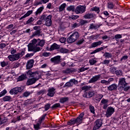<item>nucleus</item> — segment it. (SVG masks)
<instances>
[{"label":"nucleus","mask_w":130,"mask_h":130,"mask_svg":"<svg viewBox=\"0 0 130 130\" xmlns=\"http://www.w3.org/2000/svg\"><path fill=\"white\" fill-rule=\"evenodd\" d=\"M45 43V42L43 40L40 41L39 39L38 40L34 39L31 41V42L28 45V51H33L34 53H36V52H38V51L41 50V48L37 46H41L42 47L44 46Z\"/></svg>","instance_id":"obj_1"},{"label":"nucleus","mask_w":130,"mask_h":130,"mask_svg":"<svg viewBox=\"0 0 130 130\" xmlns=\"http://www.w3.org/2000/svg\"><path fill=\"white\" fill-rule=\"evenodd\" d=\"M28 76L27 78H31L28 79L26 82V85L27 86H30V85H33V84H35L39 79H40V77H39V73L38 72H33V70H29V73H27V75Z\"/></svg>","instance_id":"obj_2"},{"label":"nucleus","mask_w":130,"mask_h":130,"mask_svg":"<svg viewBox=\"0 0 130 130\" xmlns=\"http://www.w3.org/2000/svg\"><path fill=\"white\" fill-rule=\"evenodd\" d=\"M24 54H25V52L22 51L20 53H16L14 55H9L8 58H9L10 61H15V60H18L19 58H21Z\"/></svg>","instance_id":"obj_3"},{"label":"nucleus","mask_w":130,"mask_h":130,"mask_svg":"<svg viewBox=\"0 0 130 130\" xmlns=\"http://www.w3.org/2000/svg\"><path fill=\"white\" fill-rule=\"evenodd\" d=\"M80 37L79 32L78 31H75L67 39L68 43H73Z\"/></svg>","instance_id":"obj_4"},{"label":"nucleus","mask_w":130,"mask_h":130,"mask_svg":"<svg viewBox=\"0 0 130 130\" xmlns=\"http://www.w3.org/2000/svg\"><path fill=\"white\" fill-rule=\"evenodd\" d=\"M23 90H24L23 87H15L10 91V93L11 94V95H16L18 94V93L22 92Z\"/></svg>","instance_id":"obj_5"},{"label":"nucleus","mask_w":130,"mask_h":130,"mask_svg":"<svg viewBox=\"0 0 130 130\" xmlns=\"http://www.w3.org/2000/svg\"><path fill=\"white\" fill-rule=\"evenodd\" d=\"M86 12V7L84 6L79 5L75 9V13L76 14H83Z\"/></svg>","instance_id":"obj_6"},{"label":"nucleus","mask_w":130,"mask_h":130,"mask_svg":"<svg viewBox=\"0 0 130 130\" xmlns=\"http://www.w3.org/2000/svg\"><path fill=\"white\" fill-rule=\"evenodd\" d=\"M113 113H114V108L112 107H109L107 109L105 115L107 118H108L110 117Z\"/></svg>","instance_id":"obj_7"},{"label":"nucleus","mask_w":130,"mask_h":130,"mask_svg":"<svg viewBox=\"0 0 130 130\" xmlns=\"http://www.w3.org/2000/svg\"><path fill=\"white\" fill-rule=\"evenodd\" d=\"M78 84V80H76L75 79H71L69 82H67L64 86L65 87H72L74 85H77Z\"/></svg>","instance_id":"obj_8"},{"label":"nucleus","mask_w":130,"mask_h":130,"mask_svg":"<svg viewBox=\"0 0 130 130\" xmlns=\"http://www.w3.org/2000/svg\"><path fill=\"white\" fill-rule=\"evenodd\" d=\"M102 126V121L101 120H96L94 122V126L93 130L99 129L100 127Z\"/></svg>","instance_id":"obj_9"},{"label":"nucleus","mask_w":130,"mask_h":130,"mask_svg":"<svg viewBox=\"0 0 130 130\" xmlns=\"http://www.w3.org/2000/svg\"><path fill=\"white\" fill-rule=\"evenodd\" d=\"M84 114V112H82L78 116V117L75 118L76 123H79V124H80L83 122Z\"/></svg>","instance_id":"obj_10"},{"label":"nucleus","mask_w":130,"mask_h":130,"mask_svg":"<svg viewBox=\"0 0 130 130\" xmlns=\"http://www.w3.org/2000/svg\"><path fill=\"white\" fill-rule=\"evenodd\" d=\"M52 18V16L51 15L47 16L46 20H45V25H46V26H48V27L51 26V24H52V21H51Z\"/></svg>","instance_id":"obj_11"},{"label":"nucleus","mask_w":130,"mask_h":130,"mask_svg":"<svg viewBox=\"0 0 130 130\" xmlns=\"http://www.w3.org/2000/svg\"><path fill=\"white\" fill-rule=\"evenodd\" d=\"M55 94V88L54 87L49 88L48 90L47 96L53 97Z\"/></svg>","instance_id":"obj_12"},{"label":"nucleus","mask_w":130,"mask_h":130,"mask_svg":"<svg viewBox=\"0 0 130 130\" xmlns=\"http://www.w3.org/2000/svg\"><path fill=\"white\" fill-rule=\"evenodd\" d=\"M100 78H101V75H95L89 80V83H96V82L100 80Z\"/></svg>","instance_id":"obj_13"},{"label":"nucleus","mask_w":130,"mask_h":130,"mask_svg":"<svg viewBox=\"0 0 130 130\" xmlns=\"http://www.w3.org/2000/svg\"><path fill=\"white\" fill-rule=\"evenodd\" d=\"M51 61L53 62L55 64H57L60 62V56H56L51 58Z\"/></svg>","instance_id":"obj_14"},{"label":"nucleus","mask_w":130,"mask_h":130,"mask_svg":"<svg viewBox=\"0 0 130 130\" xmlns=\"http://www.w3.org/2000/svg\"><path fill=\"white\" fill-rule=\"evenodd\" d=\"M33 66H34V59H30L26 63L27 70H30L33 68Z\"/></svg>","instance_id":"obj_15"},{"label":"nucleus","mask_w":130,"mask_h":130,"mask_svg":"<svg viewBox=\"0 0 130 130\" xmlns=\"http://www.w3.org/2000/svg\"><path fill=\"white\" fill-rule=\"evenodd\" d=\"M29 73V70L25 73V74H22L18 77V81H23V80H25V79H28V76H27L28 75V73Z\"/></svg>","instance_id":"obj_16"},{"label":"nucleus","mask_w":130,"mask_h":130,"mask_svg":"<svg viewBox=\"0 0 130 130\" xmlns=\"http://www.w3.org/2000/svg\"><path fill=\"white\" fill-rule=\"evenodd\" d=\"M96 17V15L93 13H86L85 15L83 16L84 19H93V18H95Z\"/></svg>","instance_id":"obj_17"},{"label":"nucleus","mask_w":130,"mask_h":130,"mask_svg":"<svg viewBox=\"0 0 130 130\" xmlns=\"http://www.w3.org/2000/svg\"><path fill=\"white\" fill-rule=\"evenodd\" d=\"M102 43H103V41H100L96 42H93L91 44V47H92V48H94L95 47H97V46H99V45H101Z\"/></svg>","instance_id":"obj_18"},{"label":"nucleus","mask_w":130,"mask_h":130,"mask_svg":"<svg viewBox=\"0 0 130 130\" xmlns=\"http://www.w3.org/2000/svg\"><path fill=\"white\" fill-rule=\"evenodd\" d=\"M119 85H120L121 87H123L124 86V87H125V86H126V85H127V83H126V82H125V79L124 78H121L120 79L119 81Z\"/></svg>","instance_id":"obj_19"},{"label":"nucleus","mask_w":130,"mask_h":130,"mask_svg":"<svg viewBox=\"0 0 130 130\" xmlns=\"http://www.w3.org/2000/svg\"><path fill=\"white\" fill-rule=\"evenodd\" d=\"M93 96H94V92L92 91H89L83 94V97H85V98H91V97H93Z\"/></svg>","instance_id":"obj_20"},{"label":"nucleus","mask_w":130,"mask_h":130,"mask_svg":"<svg viewBox=\"0 0 130 130\" xmlns=\"http://www.w3.org/2000/svg\"><path fill=\"white\" fill-rule=\"evenodd\" d=\"M60 47V45H58L56 43H54L51 46L50 49V50H54L55 49H59Z\"/></svg>","instance_id":"obj_21"},{"label":"nucleus","mask_w":130,"mask_h":130,"mask_svg":"<svg viewBox=\"0 0 130 130\" xmlns=\"http://www.w3.org/2000/svg\"><path fill=\"white\" fill-rule=\"evenodd\" d=\"M117 89V85L115 84H113L108 87L109 91H113V90H116Z\"/></svg>","instance_id":"obj_22"},{"label":"nucleus","mask_w":130,"mask_h":130,"mask_svg":"<svg viewBox=\"0 0 130 130\" xmlns=\"http://www.w3.org/2000/svg\"><path fill=\"white\" fill-rule=\"evenodd\" d=\"M100 27V25H98V24H90L89 29L90 30H92L93 29H94V30H96L98 29V28Z\"/></svg>","instance_id":"obj_23"},{"label":"nucleus","mask_w":130,"mask_h":130,"mask_svg":"<svg viewBox=\"0 0 130 130\" xmlns=\"http://www.w3.org/2000/svg\"><path fill=\"white\" fill-rule=\"evenodd\" d=\"M74 71H75V69L73 68H71V69L68 68V69H67L66 70H63L62 73H63V74H70V73H73Z\"/></svg>","instance_id":"obj_24"},{"label":"nucleus","mask_w":130,"mask_h":130,"mask_svg":"<svg viewBox=\"0 0 130 130\" xmlns=\"http://www.w3.org/2000/svg\"><path fill=\"white\" fill-rule=\"evenodd\" d=\"M104 49V48L103 47H102L101 48H98L94 50L93 51L90 53V54H94L95 53H97V52H99L101 51V50H103Z\"/></svg>","instance_id":"obj_25"},{"label":"nucleus","mask_w":130,"mask_h":130,"mask_svg":"<svg viewBox=\"0 0 130 130\" xmlns=\"http://www.w3.org/2000/svg\"><path fill=\"white\" fill-rule=\"evenodd\" d=\"M40 35H41V30L38 29L35 31L31 36L34 37V36H40Z\"/></svg>","instance_id":"obj_26"},{"label":"nucleus","mask_w":130,"mask_h":130,"mask_svg":"<svg viewBox=\"0 0 130 130\" xmlns=\"http://www.w3.org/2000/svg\"><path fill=\"white\" fill-rule=\"evenodd\" d=\"M66 7H67V4L66 3H63L59 7V12H62V11H64Z\"/></svg>","instance_id":"obj_27"},{"label":"nucleus","mask_w":130,"mask_h":130,"mask_svg":"<svg viewBox=\"0 0 130 130\" xmlns=\"http://www.w3.org/2000/svg\"><path fill=\"white\" fill-rule=\"evenodd\" d=\"M69 101V98L68 97H64V98H61L59 100L60 103H66V102H67V101Z\"/></svg>","instance_id":"obj_28"},{"label":"nucleus","mask_w":130,"mask_h":130,"mask_svg":"<svg viewBox=\"0 0 130 130\" xmlns=\"http://www.w3.org/2000/svg\"><path fill=\"white\" fill-rule=\"evenodd\" d=\"M106 58H111L112 57V54L111 53L105 52L103 55Z\"/></svg>","instance_id":"obj_29"},{"label":"nucleus","mask_w":130,"mask_h":130,"mask_svg":"<svg viewBox=\"0 0 130 130\" xmlns=\"http://www.w3.org/2000/svg\"><path fill=\"white\" fill-rule=\"evenodd\" d=\"M43 10H44V7L43 6L39 8L36 12V16L39 15V14H41V12L43 11Z\"/></svg>","instance_id":"obj_30"},{"label":"nucleus","mask_w":130,"mask_h":130,"mask_svg":"<svg viewBox=\"0 0 130 130\" xmlns=\"http://www.w3.org/2000/svg\"><path fill=\"white\" fill-rule=\"evenodd\" d=\"M107 8L110 10H112L114 8V4H113V2H108L107 3Z\"/></svg>","instance_id":"obj_31"},{"label":"nucleus","mask_w":130,"mask_h":130,"mask_svg":"<svg viewBox=\"0 0 130 130\" xmlns=\"http://www.w3.org/2000/svg\"><path fill=\"white\" fill-rule=\"evenodd\" d=\"M59 51L61 52V53H68L69 49H66L64 48H60Z\"/></svg>","instance_id":"obj_32"},{"label":"nucleus","mask_w":130,"mask_h":130,"mask_svg":"<svg viewBox=\"0 0 130 130\" xmlns=\"http://www.w3.org/2000/svg\"><path fill=\"white\" fill-rule=\"evenodd\" d=\"M46 115H47V114H45L39 118V122H40V123H42V122L44 120V119H45Z\"/></svg>","instance_id":"obj_33"},{"label":"nucleus","mask_w":130,"mask_h":130,"mask_svg":"<svg viewBox=\"0 0 130 130\" xmlns=\"http://www.w3.org/2000/svg\"><path fill=\"white\" fill-rule=\"evenodd\" d=\"M41 125V123H40V122H38L36 124H34V127L35 128V130H39L41 128L40 127V125Z\"/></svg>","instance_id":"obj_34"},{"label":"nucleus","mask_w":130,"mask_h":130,"mask_svg":"<svg viewBox=\"0 0 130 130\" xmlns=\"http://www.w3.org/2000/svg\"><path fill=\"white\" fill-rule=\"evenodd\" d=\"M67 11H72V12H76V9L75 8V6H69L67 9Z\"/></svg>","instance_id":"obj_35"},{"label":"nucleus","mask_w":130,"mask_h":130,"mask_svg":"<svg viewBox=\"0 0 130 130\" xmlns=\"http://www.w3.org/2000/svg\"><path fill=\"white\" fill-rule=\"evenodd\" d=\"M45 93H46V89H41L39 91L37 92V95L39 96V95H41V94L42 95H43V94H45Z\"/></svg>","instance_id":"obj_36"},{"label":"nucleus","mask_w":130,"mask_h":130,"mask_svg":"<svg viewBox=\"0 0 130 130\" xmlns=\"http://www.w3.org/2000/svg\"><path fill=\"white\" fill-rule=\"evenodd\" d=\"M115 73L118 77H121V76H122V71L121 70L115 71Z\"/></svg>","instance_id":"obj_37"},{"label":"nucleus","mask_w":130,"mask_h":130,"mask_svg":"<svg viewBox=\"0 0 130 130\" xmlns=\"http://www.w3.org/2000/svg\"><path fill=\"white\" fill-rule=\"evenodd\" d=\"M76 123H77L75 118L72 119L69 122H68V125H71V124H76Z\"/></svg>","instance_id":"obj_38"},{"label":"nucleus","mask_w":130,"mask_h":130,"mask_svg":"<svg viewBox=\"0 0 130 130\" xmlns=\"http://www.w3.org/2000/svg\"><path fill=\"white\" fill-rule=\"evenodd\" d=\"M91 88V86H88L87 85H85L83 87H82L81 88V89L83 90V91H85V92L86 91H89V90H90V89Z\"/></svg>","instance_id":"obj_39"},{"label":"nucleus","mask_w":130,"mask_h":130,"mask_svg":"<svg viewBox=\"0 0 130 130\" xmlns=\"http://www.w3.org/2000/svg\"><path fill=\"white\" fill-rule=\"evenodd\" d=\"M89 110L91 113H93V114H95V108H94V106L92 105H89Z\"/></svg>","instance_id":"obj_40"},{"label":"nucleus","mask_w":130,"mask_h":130,"mask_svg":"<svg viewBox=\"0 0 130 130\" xmlns=\"http://www.w3.org/2000/svg\"><path fill=\"white\" fill-rule=\"evenodd\" d=\"M9 64V62H6L3 61V62H1V66L2 68H5V67H7Z\"/></svg>","instance_id":"obj_41"},{"label":"nucleus","mask_w":130,"mask_h":130,"mask_svg":"<svg viewBox=\"0 0 130 130\" xmlns=\"http://www.w3.org/2000/svg\"><path fill=\"white\" fill-rule=\"evenodd\" d=\"M57 107H60V104H59V103H56V104H54L52 106L51 109H54L55 108H57Z\"/></svg>","instance_id":"obj_42"},{"label":"nucleus","mask_w":130,"mask_h":130,"mask_svg":"<svg viewBox=\"0 0 130 130\" xmlns=\"http://www.w3.org/2000/svg\"><path fill=\"white\" fill-rule=\"evenodd\" d=\"M34 22V18L33 17H30L26 22V24H31V23H33Z\"/></svg>","instance_id":"obj_43"},{"label":"nucleus","mask_w":130,"mask_h":130,"mask_svg":"<svg viewBox=\"0 0 130 130\" xmlns=\"http://www.w3.org/2000/svg\"><path fill=\"white\" fill-rule=\"evenodd\" d=\"M12 99V98L10 96H6L5 97L3 98V101L7 102L10 101Z\"/></svg>","instance_id":"obj_44"},{"label":"nucleus","mask_w":130,"mask_h":130,"mask_svg":"<svg viewBox=\"0 0 130 130\" xmlns=\"http://www.w3.org/2000/svg\"><path fill=\"white\" fill-rule=\"evenodd\" d=\"M84 41H85V40H84V39H81L76 43V44L77 45H81V44H83V43H84Z\"/></svg>","instance_id":"obj_45"},{"label":"nucleus","mask_w":130,"mask_h":130,"mask_svg":"<svg viewBox=\"0 0 130 130\" xmlns=\"http://www.w3.org/2000/svg\"><path fill=\"white\" fill-rule=\"evenodd\" d=\"M47 18V15L46 14H43L40 18V20L42 21H45Z\"/></svg>","instance_id":"obj_46"},{"label":"nucleus","mask_w":130,"mask_h":130,"mask_svg":"<svg viewBox=\"0 0 130 130\" xmlns=\"http://www.w3.org/2000/svg\"><path fill=\"white\" fill-rule=\"evenodd\" d=\"M96 62H97V61H96L95 60H94V59H91L89 60V63L91 66H93L95 64V63H96Z\"/></svg>","instance_id":"obj_47"},{"label":"nucleus","mask_w":130,"mask_h":130,"mask_svg":"<svg viewBox=\"0 0 130 130\" xmlns=\"http://www.w3.org/2000/svg\"><path fill=\"white\" fill-rule=\"evenodd\" d=\"M109 62H110V60H105L102 62V64H106V66H108V64H109Z\"/></svg>","instance_id":"obj_48"},{"label":"nucleus","mask_w":130,"mask_h":130,"mask_svg":"<svg viewBox=\"0 0 130 130\" xmlns=\"http://www.w3.org/2000/svg\"><path fill=\"white\" fill-rule=\"evenodd\" d=\"M87 70H89V68H85L82 67L78 73H81L82 72H85V71H87Z\"/></svg>","instance_id":"obj_49"},{"label":"nucleus","mask_w":130,"mask_h":130,"mask_svg":"<svg viewBox=\"0 0 130 130\" xmlns=\"http://www.w3.org/2000/svg\"><path fill=\"white\" fill-rule=\"evenodd\" d=\"M7 94V90L4 89L0 93V97H3V96H5Z\"/></svg>","instance_id":"obj_50"},{"label":"nucleus","mask_w":130,"mask_h":130,"mask_svg":"<svg viewBox=\"0 0 130 130\" xmlns=\"http://www.w3.org/2000/svg\"><path fill=\"white\" fill-rule=\"evenodd\" d=\"M92 11L97 12V14H99V12H100V9L98 7H94L93 8H92Z\"/></svg>","instance_id":"obj_51"},{"label":"nucleus","mask_w":130,"mask_h":130,"mask_svg":"<svg viewBox=\"0 0 130 130\" xmlns=\"http://www.w3.org/2000/svg\"><path fill=\"white\" fill-rule=\"evenodd\" d=\"M44 108L45 109V111H47V110H48V109L50 108V104H47L46 105H45Z\"/></svg>","instance_id":"obj_52"},{"label":"nucleus","mask_w":130,"mask_h":130,"mask_svg":"<svg viewBox=\"0 0 130 130\" xmlns=\"http://www.w3.org/2000/svg\"><path fill=\"white\" fill-rule=\"evenodd\" d=\"M7 45H9V44H5V43H1L0 44V48H1V49H3V48H5V47H6V46H7Z\"/></svg>","instance_id":"obj_53"},{"label":"nucleus","mask_w":130,"mask_h":130,"mask_svg":"<svg viewBox=\"0 0 130 130\" xmlns=\"http://www.w3.org/2000/svg\"><path fill=\"white\" fill-rule=\"evenodd\" d=\"M67 41V39L66 38H61L59 39V41L61 43H64V42H66V41Z\"/></svg>","instance_id":"obj_54"},{"label":"nucleus","mask_w":130,"mask_h":130,"mask_svg":"<svg viewBox=\"0 0 130 130\" xmlns=\"http://www.w3.org/2000/svg\"><path fill=\"white\" fill-rule=\"evenodd\" d=\"M102 104H107L108 103V100L103 99L101 101Z\"/></svg>","instance_id":"obj_55"},{"label":"nucleus","mask_w":130,"mask_h":130,"mask_svg":"<svg viewBox=\"0 0 130 130\" xmlns=\"http://www.w3.org/2000/svg\"><path fill=\"white\" fill-rule=\"evenodd\" d=\"M30 94H31V93H30V92L25 91L24 93H23V96L24 97H28V96H29L30 95Z\"/></svg>","instance_id":"obj_56"},{"label":"nucleus","mask_w":130,"mask_h":130,"mask_svg":"<svg viewBox=\"0 0 130 130\" xmlns=\"http://www.w3.org/2000/svg\"><path fill=\"white\" fill-rule=\"evenodd\" d=\"M101 84H104L106 85H109L108 82L107 80H102L101 81Z\"/></svg>","instance_id":"obj_57"},{"label":"nucleus","mask_w":130,"mask_h":130,"mask_svg":"<svg viewBox=\"0 0 130 130\" xmlns=\"http://www.w3.org/2000/svg\"><path fill=\"white\" fill-rule=\"evenodd\" d=\"M128 58V56H127V55H124L121 58L120 61H122V60H126V59H127Z\"/></svg>","instance_id":"obj_58"},{"label":"nucleus","mask_w":130,"mask_h":130,"mask_svg":"<svg viewBox=\"0 0 130 130\" xmlns=\"http://www.w3.org/2000/svg\"><path fill=\"white\" fill-rule=\"evenodd\" d=\"M96 98L99 101H100V100H101V99L103 98V94H99V95Z\"/></svg>","instance_id":"obj_59"},{"label":"nucleus","mask_w":130,"mask_h":130,"mask_svg":"<svg viewBox=\"0 0 130 130\" xmlns=\"http://www.w3.org/2000/svg\"><path fill=\"white\" fill-rule=\"evenodd\" d=\"M121 88L124 90V91H128V90H129V89H130L129 86L125 87V86H123Z\"/></svg>","instance_id":"obj_60"},{"label":"nucleus","mask_w":130,"mask_h":130,"mask_svg":"<svg viewBox=\"0 0 130 130\" xmlns=\"http://www.w3.org/2000/svg\"><path fill=\"white\" fill-rule=\"evenodd\" d=\"M122 36L121 35L117 34L115 36V39H120V38H122Z\"/></svg>","instance_id":"obj_61"},{"label":"nucleus","mask_w":130,"mask_h":130,"mask_svg":"<svg viewBox=\"0 0 130 130\" xmlns=\"http://www.w3.org/2000/svg\"><path fill=\"white\" fill-rule=\"evenodd\" d=\"M50 54H51L50 53H47L46 52H43L42 53L43 56H49V55H50Z\"/></svg>","instance_id":"obj_62"},{"label":"nucleus","mask_w":130,"mask_h":130,"mask_svg":"<svg viewBox=\"0 0 130 130\" xmlns=\"http://www.w3.org/2000/svg\"><path fill=\"white\" fill-rule=\"evenodd\" d=\"M71 19H72V20H77V19H78V18H79V16L78 15H73L71 17Z\"/></svg>","instance_id":"obj_63"},{"label":"nucleus","mask_w":130,"mask_h":130,"mask_svg":"<svg viewBox=\"0 0 130 130\" xmlns=\"http://www.w3.org/2000/svg\"><path fill=\"white\" fill-rule=\"evenodd\" d=\"M35 53H27L26 55H25V57H30V56H33V55H34V54Z\"/></svg>","instance_id":"obj_64"}]
</instances>
